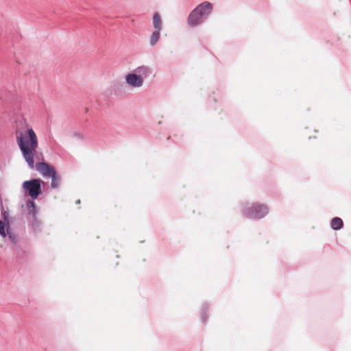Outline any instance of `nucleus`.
Listing matches in <instances>:
<instances>
[{
  "label": "nucleus",
  "instance_id": "obj_1",
  "mask_svg": "<svg viewBox=\"0 0 351 351\" xmlns=\"http://www.w3.org/2000/svg\"><path fill=\"white\" fill-rule=\"evenodd\" d=\"M16 143L30 169L34 168V156L38 147L37 136L32 128L24 127L16 130Z\"/></svg>",
  "mask_w": 351,
  "mask_h": 351
},
{
  "label": "nucleus",
  "instance_id": "obj_2",
  "mask_svg": "<svg viewBox=\"0 0 351 351\" xmlns=\"http://www.w3.org/2000/svg\"><path fill=\"white\" fill-rule=\"evenodd\" d=\"M213 5L210 3L205 1L197 5L189 14L188 24L194 27L203 22L204 18L211 12Z\"/></svg>",
  "mask_w": 351,
  "mask_h": 351
},
{
  "label": "nucleus",
  "instance_id": "obj_3",
  "mask_svg": "<svg viewBox=\"0 0 351 351\" xmlns=\"http://www.w3.org/2000/svg\"><path fill=\"white\" fill-rule=\"evenodd\" d=\"M41 182L43 181L39 179L25 181L23 183V189L32 199H36L41 193Z\"/></svg>",
  "mask_w": 351,
  "mask_h": 351
},
{
  "label": "nucleus",
  "instance_id": "obj_4",
  "mask_svg": "<svg viewBox=\"0 0 351 351\" xmlns=\"http://www.w3.org/2000/svg\"><path fill=\"white\" fill-rule=\"evenodd\" d=\"M268 213L267 207L263 204H254L245 210V215L250 218L260 219Z\"/></svg>",
  "mask_w": 351,
  "mask_h": 351
},
{
  "label": "nucleus",
  "instance_id": "obj_5",
  "mask_svg": "<svg viewBox=\"0 0 351 351\" xmlns=\"http://www.w3.org/2000/svg\"><path fill=\"white\" fill-rule=\"evenodd\" d=\"M34 167L45 178H50L56 172V169L53 166L44 162L34 164Z\"/></svg>",
  "mask_w": 351,
  "mask_h": 351
},
{
  "label": "nucleus",
  "instance_id": "obj_6",
  "mask_svg": "<svg viewBox=\"0 0 351 351\" xmlns=\"http://www.w3.org/2000/svg\"><path fill=\"white\" fill-rule=\"evenodd\" d=\"M126 82L132 87H141L143 83V79L138 75L130 73L125 77Z\"/></svg>",
  "mask_w": 351,
  "mask_h": 351
},
{
  "label": "nucleus",
  "instance_id": "obj_7",
  "mask_svg": "<svg viewBox=\"0 0 351 351\" xmlns=\"http://www.w3.org/2000/svg\"><path fill=\"white\" fill-rule=\"evenodd\" d=\"M50 178H51V186L53 189H58L60 186L61 183L60 176L56 171Z\"/></svg>",
  "mask_w": 351,
  "mask_h": 351
},
{
  "label": "nucleus",
  "instance_id": "obj_8",
  "mask_svg": "<svg viewBox=\"0 0 351 351\" xmlns=\"http://www.w3.org/2000/svg\"><path fill=\"white\" fill-rule=\"evenodd\" d=\"M153 24L156 30H161L162 29V21L160 14L156 12L154 14L153 17Z\"/></svg>",
  "mask_w": 351,
  "mask_h": 351
},
{
  "label": "nucleus",
  "instance_id": "obj_9",
  "mask_svg": "<svg viewBox=\"0 0 351 351\" xmlns=\"http://www.w3.org/2000/svg\"><path fill=\"white\" fill-rule=\"evenodd\" d=\"M343 222L339 217H335L331 221V227L334 230H339L343 227Z\"/></svg>",
  "mask_w": 351,
  "mask_h": 351
},
{
  "label": "nucleus",
  "instance_id": "obj_10",
  "mask_svg": "<svg viewBox=\"0 0 351 351\" xmlns=\"http://www.w3.org/2000/svg\"><path fill=\"white\" fill-rule=\"evenodd\" d=\"M27 208L28 213L29 215H31L33 217H36V204L33 201H28L27 202Z\"/></svg>",
  "mask_w": 351,
  "mask_h": 351
},
{
  "label": "nucleus",
  "instance_id": "obj_11",
  "mask_svg": "<svg viewBox=\"0 0 351 351\" xmlns=\"http://www.w3.org/2000/svg\"><path fill=\"white\" fill-rule=\"evenodd\" d=\"M160 30H156L154 31L150 37V45L154 46L156 44V43L158 41L160 38Z\"/></svg>",
  "mask_w": 351,
  "mask_h": 351
},
{
  "label": "nucleus",
  "instance_id": "obj_12",
  "mask_svg": "<svg viewBox=\"0 0 351 351\" xmlns=\"http://www.w3.org/2000/svg\"><path fill=\"white\" fill-rule=\"evenodd\" d=\"M5 223L2 221H0V234L3 237H5V236H6V233L5 231Z\"/></svg>",
  "mask_w": 351,
  "mask_h": 351
},
{
  "label": "nucleus",
  "instance_id": "obj_13",
  "mask_svg": "<svg viewBox=\"0 0 351 351\" xmlns=\"http://www.w3.org/2000/svg\"><path fill=\"white\" fill-rule=\"evenodd\" d=\"M136 71L139 73H142V74H146L148 73V69L147 67H145V66H142V67H138L137 69H136Z\"/></svg>",
  "mask_w": 351,
  "mask_h": 351
},
{
  "label": "nucleus",
  "instance_id": "obj_14",
  "mask_svg": "<svg viewBox=\"0 0 351 351\" xmlns=\"http://www.w3.org/2000/svg\"><path fill=\"white\" fill-rule=\"evenodd\" d=\"M75 136H77L78 138H83L84 136L82 134L80 133H77V134H75Z\"/></svg>",
  "mask_w": 351,
  "mask_h": 351
},
{
  "label": "nucleus",
  "instance_id": "obj_15",
  "mask_svg": "<svg viewBox=\"0 0 351 351\" xmlns=\"http://www.w3.org/2000/svg\"><path fill=\"white\" fill-rule=\"evenodd\" d=\"M76 203L77 204H80V200H78Z\"/></svg>",
  "mask_w": 351,
  "mask_h": 351
}]
</instances>
